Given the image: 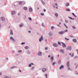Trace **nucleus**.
I'll return each mask as SVG.
<instances>
[{"label": "nucleus", "mask_w": 78, "mask_h": 78, "mask_svg": "<svg viewBox=\"0 0 78 78\" xmlns=\"http://www.w3.org/2000/svg\"><path fill=\"white\" fill-rule=\"evenodd\" d=\"M23 9H24V10H27V8L26 7H24Z\"/></svg>", "instance_id": "obj_20"}, {"label": "nucleus", "mask_w": 78, "mask_h": 78, "mask_svg": "<svg viewBox=\"0 0 78 78\" xmlns=\"http://www.w3.org/2000/svg\"><path fill=\"white\" fill-rule=\"evenodd\" d=\"M73 41L74 42H76V39H73Z\"/></svg>", "instance_id": "obj_14"}, {"label": "nucleus", "mask_w": 78, "mask_h": 78, "mask_svg": "<svg viewBox=\"0 0 78 78\" xmlns=\"http://www.w3.org/2000/svg\"><path fill=\"white\" fill-rule=\"evenodd\" d=\"M64 68V66H61L60 67V69H63Z\"/></svg>", "instance_id": "obj_16"}, {"label": "nucleus", "mask_w": 78, "mask_h": 78, "mask_svg": "<svg viewBox=\"0 0 78 78\" xmlns=\"http://www.w3.org/2000/svg\"><path fill=\"white\" fill-rule=\"evenodd\" d=\"M14 67H12V69H13V68H14Z\"/></svg>", "instance_id": "obj_45"}, {"label": "nucleus", "mask_w": 78, "mask_h": 78, "mask_svg": "<svg viewBox=\"0 0 78 78\" xmlns=\"http://www.w3.org/2000/svg\"><path fill=\"white\" fill-rule=\"evenodd\" d=\"M55 5H56V6H58V5H57V3H56Z\"/></svg>", "instance_id": "obj_49"}, {"label": "nucleus", "mask_w": 78, "mask_h": 78, "mask_svg": "<svg viewBox=\"0 0 78 78\" xmlns=\"http://www.w3.org/2000/svg\"><path fill=\"white\" fill-rule=\"evenodd\" d=\"M53 46H54V47H58V45L56 43H54L53 44Z\"/></svg>", "instance_id": "obj_8"}, {"label": "nucleus", "mask_w": 78, "mask_h": 78, "mask_svg": "<svg viewBox=\"0 0 78 78\" xmlns=\"http://www.w3.org/2000/svg\"><path fill=\"white\" fill-rule=\"evenodd\" d=\"M33 11V9H32V8H30L29 9V11L30 12H31V11Z\"/></svg>", "instance_id": "obj_15"}, {"label": "nucleus", "mask_w": 78, "mask_h": 78, "mask_svg": "<svg viewBox=\"0 0 78 78\" xmlns=\"http://www.w3.org/2000/svg\"><path fill=\"white\" fill-rule=\"evenodd\" d=\"M61 20V21L62 22V20Z\"/></svg>", "instance_id": "obj_64"}, {"label": "nucleus", "mask_w": 78, "mask_h": 78, "mask_svg": "<svg viewBox=\"0 0 78 78\" xmlns=\"http://www.w3.org/2000/svg\"><path fill=\"white\" fill-rule=\"evenodd\" d=\"M64 26H65V27H66V28L68 29V27H67V26H66V24H64Z\"/></svg>", "instance_id": "obj_26"}, {"label": "nucleus", "mask_w": 78, "mask_h": 78, "mask_svg": "<svg viewBox=\"0 0 78 78\" xmlns=\"http://www.w3.org/2000/svg\"><path fill=\"white\" fill-rule=\"evenodd\" d=\"M47 49H48V48H45V50H47Z\"/></svg>", "instance_id": "obj_46"}, {"label": "nucleus", "mask_w": 78, "mask_h": 78, "mask_svg": "<svg viewBox=\"0 0 78 78\" xmlns=\"http://www.w3.org/2000/svg\"><path fill=\"white\" fill-rule=\"evenodd\" d=\"M44 12H45L46 11V10L45 9H44Z\"/></svg>", "instance_id": "obj_44"}, {"label": "nucleus", "mask_w": 78, "mask_h": 78, "mask_svg": "<svg viewBox=\"0 0 78 78\" xmlns=\"http://www.w3.org/2000/svg\"><path fill=\"white\" fill-rule=\"evenodd\" d=\"M28 19H29V20L30 21H31L32 20L31 18H29Z\"/></svg>", "instance_id": "obj_31"}, {"label": "nucleus", "mask_w": 78, "mask_h": 78, "mask_svg": "<svg viewBox=\"0 0 78 78\" xmlns=\"http://www.w3.org/2000/svg\"><path fill=\"white\" fill-rule=\"evenodd\" d=\"M21 44L22 45L23 44H25V43H21Z\"/></svg>", "instance_id": "obj_41"}, {"label": "nucleus", "mask_w": 78, "mask_h": 78, "mask_svg": "<svg viewBox=\"0 0 78 78\" xmlns=\"http://www.w3.org/2000/svg\"><path fill=\"white\" fill-rule=\"evenodd\" d=\"M45 76L46 77V78H47V74H46Z\"/></svg>", "instance_id": "obj_48"}, {"label": "nucleus", "mask_w": 78, "mask_h": 78, "mask_svg": "<svg viewBox=\"0 0 78 78\" xmlns=\"http://www.w3.org/2000/svg\"><path fill=\"white\" fill-rule=\"evenodd\" d=\"M73 29H76V28L75 27H74V26H73Z\"/></svg>", "instance_id": "obj_33"}, {"label": "nucleus", "mask_w": 78, "mask_h": 78, "mask_svg": "<svg viewBox=\"0 0 78 78\" xmlns=\"http://www.w3.org/2000/svg\"><path fill=\"white\" fill-rule=\"evenodd\" d=\"M39 9V8L38 7V8H37V9Z\"/></svg>", "instance_id": "obj_54"}, {"label": "nucleus", "mask_w": 78, "mask_h": 78, "mask_svg": "<svg viewBox=\"0 0 78 78\" xmlns=\"http://www.w3.org/2000/svg\"><path fill=\"white\" fill-rule=\"evenodd\" d=\"M0 75H2V73H0Z\"/></svg>", "instance_id": "obj_50"}, {"label": "nucleus", "mask_w": 78, "mask_h": 78, "mask_svg": "<svg viewBox=\"0 0 78 78\" xmlns=\"http://www.w3.org/2000/svg\"><path fill=\"white\" fill-rule=\"evenodd\" d=\"M66 11H70V9H66Z\"/></svg>", "instance_id": "obj_23"}, {"label": "nucleus", "mask_w": 78, "mask_h": 78, "mask_svg": "<svg viewBox=\"0 0 78 78\" xmlns=\"http://www.w3.org/2000/svg\"><path fill=\"white\" fill-rule=\"evenodd\" d=\"M42 40H43V36L42 35L41 38L39 39V41L40 42H41Z\"/></svg>", "instance_id": "obj_6"}, {"label": "nucleus", "mask_w": 78, "mask_h": 78, "mask_svg": "<svg viewBox=\"0 0 78 78\" xmlns=\"http://www.w3.org/2000/svg\"><path fill=\"white\" fill-rule=\"evenodd\" d=\"M28 32H29V33H31V31H29Z\"/></svg>", "instance_id": "obj_47"}, {"label": "nucleus", "mask_w": 78, "mask_h": 78, "mask_svg": "<svg viewBox=\"0 0 78 78\" xmlns=\"http://www.w3.org/2000/svg\"><path fill=\"white\" fill-rule=\"evenodd\" d=\"M56 9H58V7H56Z\"/></svg>", "instance_id": "obj_60"}, {"label": "nucleus", "mask_w": 78, "mask_h": 78, "mask_svg": "<svg viewBox=\"0 0 78 78\" xmlns=\"http://www.w3.org/2000/svg\"><path fill=\"white\" fill-rule=\"evenodd\" d=\"M72 14H73V16L75 17H76V15L75 14L73 13H72Z\"/></svg>", "instance_id": "obj_19"}, {"label": "nucleus", "mask_w": 78, "mask_h": 78, "mask_svg": "<svg viewBox=\"0 0 78 78\" xmlns=\"http://www.w3.org/2000/svg\"><path fill=\"white\" fill-rule=\"evenodd\" d=\"M58 44L59 45H61V43H60V42H58Z\"/></svg>", "instance_id": "obj_27"}, {"label": "nucleus", "mask_w": 78, "mask_h": 78, "mask_svg": "<svg viewBox=\"0 0 78 78\" xmlns=\"http://www.w3.org/2000/svg\"><path fill=\"white\" fill-rule=\"evenodd\" d=\"M71 53H70L69 55L70 56V55H71Z\"/></svg>", "instance_id": "obj_58"}, {"label": "nucleus", "mask_w": 78, "mask_h": 78, "mask_svg": "<svg viewBox=\"0 0 78 78\" xmlns=\"http://www.w3.org/2000/svg\"><path fill=\"white\" fill-rule=\"evenodd\" d=\"M51 61H52L53 60V57H51Z\"/></svg>", "instance_id": "obj_21"}, {"label": "nucleus", "mask_w": 78, "mask_h": 78, "mask_svg": "<svg viewBox=\"0 0 78 78\" xmlns=\"http://www.w3.org/2000/svg\"><path fill=\"white\" fill-rule=\"evenodd\" d=\"M42 3L44 5H45V2H42Z\"/></svg>", "instance_id": "obj_28"}, {"label": "nucleus", "mask_w": 78, "mask_h": 78, "mask_svg": "<svg viewBox=\"0 0 78 78\" xmlns=\"http://www.w3.org/2000/svg\"><path fill=\"white\" fill-rule=\"evenodd\" d=\"M31 64H30L29 65V67H31Z\"/></svg>", "instance_id": "obj_42"}, {"label": "nucleus", "mask_w": 78, "mask_h": 78, "mask_svg": "<svg viewBox=\"0 0 78 78\" xmlns=\"http://www.w3.org/2000/svg\"><path fill=\"white\" fill-rule=\"evenodd\" d=\"M38 55L39 56H41V55H42V53L39 52L38 54Z\"/></svg>", "instance_id": "obj_17"}, {"label": "nucleus", "mask_w": 78, "mask_h": 78, "mask_svg": "<svg viewBox=\"0 0 78 78\" xmlns=\"http://www.w3.org/2000/svg\"><path fill=\"white\" fill-rule=\"evenodd\" d=\"M69 19H71L72 20H74V19H72L71 17H69Z\"/></svg>", "instance_id": "obj_38"}, {"label": "nucleus", "mask_w": 78, "mask_h": 78, "mask_svg": "<svg viewBox=\"0 0 78 78\" xmlns=\"http://www.w3.org/2000/svg\"><path fill=\"white\" fill-rule=\"evenodd\" d=\"M64 31H60L58 32V33L59 34H64Z\"/></svg>", "instance_id": "obj_3"}, {"label": "nucleus", "mask_w": 78, "mask_h": 78, "mask_svg": "<svg viewBox=\"0 0 78 78\" xmlns=\"http://www.w3.org/2000/svg\"><path fill=\"white\" fill-rule=\"evenodd\" d=\"M70 5V4L69 3H66V6H69Z\"/></svg>", "instance_id": "obj_11"}, {"label": "nucleus", "mask_w": 78, "mask_h": 78, "mask_svg": "<svg viewBox=\"0 0 78 78\" xmlns=\"http://www.w3.org/2000/svg\"><path fill=\"white\" fill-rule=\"evenodd\" d=\"M7 59L8 60V58H7Z\"/></svg>", "instance_id": "obj_62"}, {"label": "nucleus", "mask_w": 78, "mask_h": 78, "mask_svg": "<svg viewBox=\"0 0 78 78\" xmlns=\"http://www.w3.org/2000/svg\"><path fill=\"white\" fill-rule=\"evenodd\" d=\"M41 16H44V14L43 13H41Z\"/></svg>", "instance_id": "obj_35"}, {"label": "nucleus", "mask_w": 78, "mask_h": 78, "mask_svg": "<svg viewBox=\"0 0 78 78\" xmlns=\"http://www.w3.org/2000/svg\"><path fill=\"white\" fill-rule=\"evenodd\" d=\"M10 34L11 35H12V34H13V33L12 32V30H10Z\"/></svg>", "instance_id": "obj_18"}, {"label": "nucleus", "mask_w": 78, "mask_h": 78, "mask_svg": "<svg viewBox=\"0 0 78 78\" xmlns=\"http://www.w3.org/2000/svg\"><path fill=\"white\" fill-rule=\"evenodd\" d=\"M10 39L11 40H12V41H15V40H14V39H13V38H12V37H11L10 38Z\"/></svg>", "instance_id": "obj_13"}, {"label": "nucleus", "mask_w": 78, "mask_h": 78, "mask_svg": "<svg viewBox=\"0 0 78 78\" xmlns=\"http://www.w3.org/2000/svg\"><path fill=\"white\" fill-rule=\"evenodd\" d=\"M20 72H21V70H20Z\"/></svg>", "instance_id": "obj_56"}, {"label": "nucleus", "mask_w": 78, "mask_h": 78, "mask_svg": "<svg viewBox=\"0 0 78 78\" xmlns=\"http://www.w3.org/2000/svg\"><path fill=\"white\" fill-rule=\"evenodd\" d=\"M23 24H21L20 25V27H23Z\"/></svg>", "instance_id": "obj_22"}, {"label": "nucleus", "mask_w": 78, "mask_h": 78, "mask_svg": "<svg viewBox=\"0 0 78 78\" xmlns=\"http://www.w3.org/2000/svg\"><path fill=\"white\" fill-rule=\"evenodd\" d=\"M22 50H19L18 51V52H19V53H20V52H22Z\"/></svg>", "instance_id": "obj_32"}, {"label": "nucleus", "mask_w": 78, "mask_h": 78, "mask_svg": "<svg viewBox=\"0 0 78 78\" xmlns=\"http://www.w3.org/2000/svg\"><path fill=\"white\" fill-rule=\"evenodd\" d=\"M55 16H56V17H58V14L56 13L55 14Z\"/></svg>", "instance_id": "obj_25"}, {"label": "nucleus", "mask_w": 78, "mask_h": 78, "mask_svg": "<svg viewBox=\"0 0 78 78\" xmlns=\"http://www.w3.org/2000/svg\"><path fill=\"white\" fill-rule=\"evenodd\" d=\"M55 64H56V62H54L53 64H52V66H54V65H55Z\"/></svg>", "instance_id": "obj_29"}, {"label": "nucleus", "mask_w": 78, "mask_h": 78, "mask_svg": "<svg viewBox=\"0 0 78 78\" xmlns=\"http://www.w3.org/2000/svg\"><path fill=\"white\" fill-rule=\"evenodd\" d=\"M19 4L20 5H22V4L23 5H24L25 4V2L20 1L19 2Z\"/></svg>", "instance_id": "obj_1"}, {"label": "nucleus", "mask_w": 78, "mask_h": 78, "mask_svg": "<svg viewBox=\"0 0 78 78\" xmlns=\"http://www.w3.org/2000/svg\"><path fill=\"white\" fill-rule=\"evenodd\" d=\"M62 46L63 48H66V44H64L63 43H62Z\"/></svg>", "instance_id": "obj_4"}, {"label": "nucleus", "mask_w": 78, "mask_h": 78, "mask_svg": "<svg viewBox=\"0 0 78 78\" xmlns=\"http://www.w3.org/2000/svg\"><path fill=\"white\" fill-rule=\"evenodd\" d=\"M61 23H59V24H60V25H61Z\"/></svg>", "instance_id": "obj_57"}, {"label": "nucleus", "mask_w": 78, "mask_h": 78, "mask_svg": "<svg viewBox=\"0 0 78 78\" xmlns=\"http://www.w3.org/2000/svg\"><path fill=\"white\" fill-rule=\"evenodd\" d=\"M47 70V69L45 68H43L42 69L43 72H45V71Z\"/></svg>", "instance_id": "obj_12"}, {"label": "nucleus", "mask_w": 78, "mask_h": 78, "mask_svg": "<svg viewBox=\"0 0 78 78\" xmlns=\"http://www.w3.org/2000/svg\"><path fill=\"white\" fill-rule=\"evenodd\" d=\"M78 66H76V67H78Z\"/></svg>", "instance_id": "obj_61"}, {"label": "nucleus", "mask_w": 78, "mask_h": 78, "mask_svg": "<svg viewBox=\"0 0 78 78\" xmlns=\"http://www.w3.org/2000/svg\"><path fill=\"white\" fill-rule=\"evenodd\" d=\"M67 31H68L67 30H65V31H64V32H67Z\"/></svg>", "instance_id": "obj_40"}, {"label": "nucleus", "mask_w": 78, "mask_h": 78, "mask_svg": "<svg viewBox=\"0 0 78 78\" xmlns=\"http://www.w3.org/2000/svg\"><path fill=\"white\" fill-rule=\"evenodd\" d=\"M42 26H44V24L43 23L42 24Z\"/></svg>", "instance_id": "obj_55"}, {"label": "nucleus", "mask_w": 78, "mask_h": 78, "mask_svg": "<svg viewBox=\"0 0 78 78\" xmlns=\"http://www.w3.org/2000/svg\"><path fill=\"white\" fill-rule=\"evenodd\" d=\"M67 50H72V47L71 46H69L67 48Z\"/></svg>", "instance_id": "obj_5"}, {"label": "nucleus", "mask_w": 78, "mask_h": 78, "mask_svg": "<svg viewBox=\"0 0 78 78\" xmlns=\"http://www.w3.org/2000/svg\"><path fill=\"white\" fill-rule=\"evenodd\" d=\"M69 61H68L67 62V64H66V66H67L68 67H69Z\"/></svg>", "instance_id": "obj_9"}, {"label": "nucleus", "mask_w": 78, "mask_h": 78, "mask_svg": "<svg viewBox=\"0 0 78 78\" xmlns=\"http://www.w3.org/2000/svg\"><path fill=\"white\" fill-rule=\"evenodd\" d=\"M60 51L61 53H64V51L62 49H60Z\"/></svg>", "instance_id": "obj_7"}, {"label": "nucleus", "mask_w": 78, "mask_h": 78, "mask_svg": "<svg viewBox=\"0 0 78 78\" xmlns=\"http://www.w3.org/2000/svg\"><path fill=\"white\" fill-rule=\"evenodd\" d=\"M65 39L67 40V41H69V39H67L66 38H65Z\"/></svg>", "instance_id": "obj_37"}, {"label": "nucleus", "mask_w": 78, "mask_h": 78, "mask_svg": "<svg viewBox=\"0 0 78 78\" xmlns=\"http://www.w3.org/2000/svg\"><path fill=\"white\" fill-rule=\"evenodd\" d=\"M50 56L49 55L48 56V58H50Z\"/></svg>", "instance_id": "obj_51"}, {"label": "nucleus", "mask_w": 78, "mask_h": 78, "mask_svg": "<svg viewBox=\"0 0 78 78\" xmlns=\"http://www.w3.org/2000/svg\"><path fill=\"white\" fill-rule=\"evenodd\" d=\"M34 67H32L31 68V70H33L34 69Z\"/></svg>", "instance_id": "obj_39"}, {"label": "nucleus", "mask_w": 78, "mask_h": 78, "mask_svg": "<svg viewBox=\"0 0 78 78\" xmlns=\"http://www.w3.org/2000/svg\"><path fill=\"white\" fill-rule=\"evenodd\" d=\"M77 57H75L74 58L75 59H76V58Z\"/></svg>", "instance_id": "obj_52"}, {"label": "nucleus", "mask_w": 78, "mask_h": 78, "mask_svg": "<svg viewBox=\"0 0 78 78\" xmlns=\"http://www.w3.org/2000/svg\"><path fill=\"white\" fill-rule=\"evenodd\" d=\"M70 37H72V36H70Z\"/></svg>", "instance_id": "obj_63"}, {"label": "nucleus", "mask_w": 78, "mask_h": 78, "mask_svg": "<svg viewBox=\"0 0 78 78\" xmlns=\"http://www.w3.org/2000/svg\"><path fill=\"white\" fill-rule=\"evenodd\" d=\"M28 48H29V47L28 46H26L25 47L26 49H28Z\"/></svg>", "instance_id": "obj_24"}, {"label": "nucleus", "mask_w": 78, "mask_h": 78, "mask_svg": "<svg viewBox=\"0 0 78 78\" xmlns=\"http://www.w3.org/2000/svg\"><path fill=\"white\" fill-rule=\"evenodd\" d=\"M65 22H66V23H68V21H67V20H66Z\"/></svg>", "instance_id": "obj_36"}, {"label": "nucleus", "mask_w": 78, "mask_h": 78, "mask_svg": "<svg viewBox=\"0 0 78 78\" xmlns=\"http://www.w3.org/2000/svg\"><path fill=\"white\" fill-rule=\"evenodd\" d=\"M31 64L32 65H33V63H32Z\"/></svg>", "instance_id": "obj_59"}, {"label": "nucleus", "mask_w": 78, "mask_h": 78, "mask_svg": "<svg viewBox=\"0 0 78 78\" xmlns=\"http://www.w3.org/2000/svg\"><path fill=\"white\" fill-rule=\"evenodd\" d=\"M20 13H18V15L19 16V15H20Z\"/></svg>", "instance_id": "obj_53"}, {"label": "nucleus", "mask_w": 78, "mask_h": 78, "mask_svg": "<svg viewBox=\"0 0 78 78\" xmlns=\"http://www.w3.org/2000/svg\"><path fill=\"white\" fill-rule=\"evenodd\" d=\"M12 15H14V14H16V12H15V11L12 12Z\"/></svg>", "instance_id": "obj_10"}, {"label": "nucleus", "mask_w": 78, "mask_h": 78, "mask_svg": "<svg viewBox=\"0 0 78 78\" xmlns=\"http://www.w3.org/2000/svg\"><path fill=\"white\" fill-rule=\"evenodd\" d=\"M71 57H73V54L71 56Z\"/></svg>", "instance_id": "obj_43"}, {"label": "nucleus", "mask_w": 78, "mask_h": 78, "mask_svg": "<svg viewBox=\"0 0 78 78\" xmlns=\"http://www.w3.org/2000/svg\"><path fill=\"white\" fill-rule=\"evenodd\" d=\"M49 35L50 36H52V34L51 33H49Z\"/></svg>", "instance_id": "obj_30"}, {"label": "nucleus", "mask_w": 78, "mask_h": 78, "mask_svg": "<svg viewBox=\"0 0 78 78\" xmlns=\"http://www.w3.org/2000/svg\"><path fill=\"white\" fill-rule=\"evenodd\" d=\"M1 20H2V21H5V17H2L1 18Z\"/></svg>", "instance_id": "obj_2"}, {"label": "nucleus", "mask_w": 78, "mask_h": 78, "mask_svg": "<svg viewBox=\"0 0 78 78\" xmlns=\"http://www.w3.org/2000/svg\"><path fill=\"white\" fill-rule=\"evenodd\" d=\"M51 29H52V30H53V29H54V27H51Z\"/></svg>", "instance_id": "obj_34"}]
</instances>
